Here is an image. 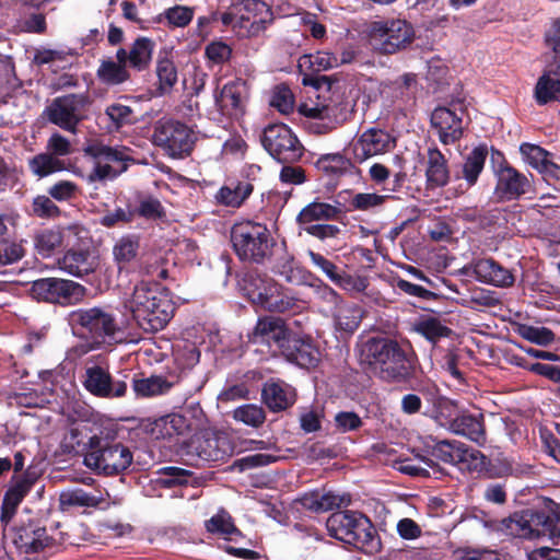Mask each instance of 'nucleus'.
I'll return each instance as SVG.
<instances>
[{"mask_svg": "<svg viewBox=\"0 0 560 560\" xmlns=\"http://www.w3.org/2000/svg\"><path fill=\"white\" fill-rule=\"evenodd\" d=\"M69 324L75 335L86 339L68 351L73 359L120 340L121 330L114 314L102 307L73 311L69 314Z\"/></svg>", "mask_w": 560, "mask_h": 560, "instance_id": "1", "label": "nucleus"}, {"mask_svg": "<svg viewBox=\"0 0 560 560\" xmlns=\"http://www.w3.org/2000/svg\"><path fill=\"white\" fill-rule=\"evenodd\" d=\"M125 307L145 331H159L171 320L174 304L168 292L158 284L141 282L126 300Z\"/></svg>", "mask_w": 560, "mask_h": 560, "instance_id": "2", "label": "nucleus"}, {"mask_svg": "<svg viewBox=\"0 0 560 560\" xmlns=\"http://www.w3.org/2000/svg\"><path fill=\"white\" fill-rule=\"evenodd\" d=\"M364 361L380 374L383 381L402 382L413 370L410 347L389 339H371L362 350Z\"/></svg>", "mask_w": 560, "mask_h": 560, "instance_id": "3", "label": "nucleus"}, {"mask_svg": "<svg viewBox=\"0 0 560 560\" xmlns=\"http://www.w3.org/2000/svg\"><path fill=\"white\" fill-rule=\"evenodd\" d=\"M329 535L346 544L375 553L381 549V540L371 521L360 512L340 511L332 513L326 522Z\"/></svg>", "mask_w": 560, "mask_h": 560, "instance_id": "4", "label": "nucleus"}, {"mask_svg": "<svg viewBox=\"0 0 560 560\" xmlns=\"http://www.w3.org/2000/svg\"><path fill=\"white\" fill-rule=\"evenodd\" d=\"M501 530L523 539L548 538L552 546H560V517L545 511L515 512L501 522Z\"/></svg>", "mask_w": 560, "mask_h": 560, "instance_id": "5", "label": "nucleus"}, {"mask_svg": "<svg viewBox=\"0 0 560 560\" xmlns=\"http://www.w3.org/2000/svg\"><path fill=\"white\" fill-rule=\"evenodd\" d=\"M272 19L271 9L260 0H244L221 15L222 23L244 38L259 35Z\"/></svg>", "mask_w": 560, "mask_h": 560, "instance_id": "6", "label": "nucleus"}, {"mask_svg": "<svg viewBox=\"0 0 560 560\" xmlns=\"http://www.w3.org/2000/svg\"><path fill=\"white\" fill-rule=\"evenodd\" d=\"M132 454L120 443H110L96 435L90 438L89 451L84 456L86 467L104 475H115L127 469Z\"/></svg>", "mask_w": 560, "mask_h": 560, "instance_id": "7", "label": "nucleus"}, {"mask_svg": "<svg viewBox=\"0 0 560 560\" xmlns=\"http://www.w3.org/2000/svg\"><path fill=\"white\" fill-rule=\"evenodd\" d=\"M231 241L242 260L259 262L270 254V235L260 223L245 221L233 225Z\"/></svg>", "mask_w": 560, "mask_h": 560, "instance_id": "8", "label": "nucleus"}, {"mask_svg": "<svg viewBox=\"0 0 560 560\" xmlns=\"http://www.w3.org/2000/svg\"><path fill=\"white\" fill-rule=\"evenodd\" d=\"M234 453V446L226 433L203 431L185 442L182 455L191 465L202 462H220Z\"/></svg>", "mask_w": 560, "mask_h": 560, "instance_id": "9", "label": "nucleus"}, {"mask_svg": "<svg viewBox=\"0 0 560 560\" xmlns=\"http://www.w3.org/2000/svg\"><path fill=\"white\" fill-rule=\"evenodd\" d=\"M371 45L382 54H395L411 44L415 32L407 21L388 19L374 21L369 25Z\"/></svg>", "mask_w": 560, "mask_h": 560, "instance_id": "10", "label": "nucleus"}, {"mask_svg": "<svg viewBox=\"0 0 560 560\" xmlns=\"http://www.w3.org/2000/svg\"><path fill=\"white\" fill-rule=\"evenodd\" d=\"M84 153L94 162L93 170L86 176L88 183L114 179L127 168L129 155L126 148H113L95 141L84 148Z\"/></svg>", "mask_w": 560, "mask_h": 560, "instance_id": "11", "label": "nucleus"}, {"mask_svg": "<svg viewBox=\"0 0 560 560\" xmlns=\"http://www.w3.org/2000/svg\"><path fill=\"white\" fill-rule=\"evenodd\" d=\"M264 149L279 163H295L304 148L294 132L284 124H270L260 136Z\"/></svg>", "mask_w": 560, "mask_h": 560, "instance_id": "12", "label": "nucleus"}, {"mask_svg": "<svg viewBox=\"0 0 560 560\" xmlns=\"http://www.w3.org/2000/svg\"><path fill=\"white\" fill-rule=\"evenodd\" d=\"M153 143L172 158L188 155L195 142L194 131L185 124L162 119L156 122L153 131Z\"/></svg>", "mask_w": 560, "mask_h": 560, "instance_id": "13", "label": "nucleus"}, {"mask_svg": "<svg viewBox=\"0 0 560 560\" xmlns=\"http://www.w3.org/2000/svg\"><path fill=\"white\" fill-rule=\"evenodd\" d=\"M90 105L84 94H68L55 98L45 109L48 120L61 129L75 133L78 125L86 117Z\"/></svg>", "mask_w": 560, "mask_h": 560, "instance_id": "14", "label": "nucleus"}, {"mask_svg": "<svg viewBox=\"0 0 560 560\" xmlns=\"http://www.w3.org/2000/svg\"><path fill=\"white\" fill-rule=\"evenodd\" d=\"M455 406L446 398H441L438 402L439 418H447L448 429L455 434L466 436L467 439L483 444L486 442V431L483 424V416L460 413L453 417Z\"/></svg>", "mask_w": 560, "mask_h": 560, "instance_id": "15", "label": "nucleus"}, {"mask_svg": "<svg viewBox=\"0 0 560 560\" xmlns=\"http://www.w3.org/2000/svg\"><path fill=\"white\" fill-rule=\"evenodd\" d=\"M314 94V97L310 96L301 103L298 110L305 117L322 121L318 132H328L346 120V114L339 104L317 91Z\"/></svg>", "mask_w": 560, "mask_h": 560, "instance_id": "16", "label": "nucleus"}, {"mask_svg": "<svg viewBox=\"0 0 560 560\" xmlns=\"http://www.w3.org/2000/svg\"><path fill=\"white\" fill-rule=\"evenodd\" d=\"M83 287L77 282L59 278H43L35 280L31 287L34 299L49 303H69L79 296Z\"/></svg>", "mask_w": 560, "mask_h": 560, "instance_id": "17", "label": "nucleus"}, {"mask_svg": "<svg viewBox=\"0 0 560 560\" xmlns=\"http://www.w3.org/2000/svg\"><path fill=\"white\" fill-rule=\"evenodd\" d=\"M395 147L394 138L385 130L371 128L362 132L352 143L351 151L357 162L384 154Z\"/></svg>", "mask_w": 560, "mask_h": 560, "instance_id": "18", "label": "nucleus"}, {"mask_svg": "<svg viewBox=\"0 0 560 560\" xmlns=\"http://www.w3.org/2000/svg\"><path fill=\"white\" fill-rule=\"evenodd\" d=\"M36 479V476L30 471L11 478L1 506L0 518L4 525L12 520L18 506L34 487Z\"/></svg>", "mask_w": 560, "mask_h": 560, "instance_id": "19", "label": "nucleus"}, {"mask_svg": "<svg viewBox=\"0 0 560 560\" xmlns=\"http://www.w3.org/2000/svg\"><path fill=\"white\" fill-rule=\"evenodd\" d=\"M59 268L78 278L94 272L98 267V258L89 247L69 248L58 260Z\"/></svg>", "mask_w": 560, "mask_h": 560, "instance_id": "20", "label": "nucleus"}, {"mask_svg": "<svg viewBox=\"0 0 560 560\" xmlns=\"http://www.w3.org/2000/svg\"><path fill=\"white\" fill-rule=\"evenodd\" d=\"M463 110L457 114L448 107H438L431 115V124L438 130L439 138L444 144L454 143L463 136Z\"/></svg>", "mask_w": 560, "mask_h": 560, "instance_id": "21", "label": "nucleus"}, {"mask_svg": "<svg viewBox=\"0 0 560 560\" xmlns=\"http://www.w3.org/2000/svg\"><path fill=\"white\" fill-rule=\"evenodd\" d=\"M282 348L287 359L303 369L316 368L322 360L319 348L310 337L289 339Z\"/></svg>", "mask_w": 560, "mask_h": 560, "instance_id": "22", "label": "nucleus"}, {"mask_svg": "<svg viewBox=\"0 0 560 560\" xmlns=\"http://www.w3.org/2000/svg\"><path fill=\"white\" fill-rule=\"evenodd\" d=\"M497 177L495 192L503 199H515L530 188L528 178L509 165L501 166Z\"/></svg>", "mask_w": 560, "mask_h": 560, "instance_id": "23", "label": "nucleus"}, {"mask_svg": "<svg viewBox=\"0 0 560 560\" xmlns=\"http://www.w3.org/2000/svg\"><path fill=\"white\" fill-rule=\"evenodd\" d=\"M287 330L281 319L275 317L260 318L249 336L250 343L270 348L272 343L284 347Z\"/></svg>", "mask_w": 560, "mask_h": 560, "instance_id": "24", "label": "nucleus"}, {"mask_svg": "<svg viewBox=\"0 0 560 560\" xmlns=\"http://www.w3.org/2000/svg\"><path fill=\"white\" fill-rule=\"evenodd\" d=\"M153 49L154 43L151 39L147 37H139L128 49H118L116 52V59L120 62H125L132 69L143 71L149 68L151 63Z\"/></svg>", "mask_w": 560, "mask_h": 560, "instance_id": "25", "label": "nucleus"}, {"mask_svg": "<svg viewBox=\"0 0 560 560\" xmlns=\"http://www.w3.org/2000/svg\"><path fill=\"white\" fill-rule=\"evenodd\" d=\"M245 83L234 80L223 85L221 91L214 95L215 105L219 110L229 117H237L243 112Z\"/></svg>", "mask_w": 560, "mask_h": 560, "instance_id": "26", "label": "nucleus"}, {"mask_svg": "<svg viewBox=\"0 0 560 560\" xmlns=\"http://www.w3.org/2000/svg\"><path fill=\"white\" fill-rule=\"evenodd\" d=\"M477 280L495 287H511L514 277L509 269L503 268L493 259H478L470 265Z\"/></svg>", "mask_w": 560, "mask_h": 560, "instance_id": "27", "label": "nucleus"}, {"mask_svg": "<svg viewBox=\"0 0 560 560\" xmlns=\"http://www.w3.org/2000/svg\"><path fill=\"white\" fill-rule=\"evenodd\" d=\"M189 429V421L179 413L161 417L147 427L148 433L155 440H171L185 434Z\"/></svg>", "mask_w": 560, "mask_h": 560, "instance_id": "28", "label": "nucleus"}, {"mask_svg": "<svg viewBox=\"0 0 560 560\" xmlns=\"http://www.w3.org/2000/svg\"><path fill=\"white\" fill-rule=\"evenodd\" d=\"M300 72L303 74L302 84L313 85L312 73L327 71L337 68L336 55L329 51H317L303 55L298 61Z\"/></svg>", "mask_w": 560, "mask_h": 560, "instance_id": "29", "label": "nucleus"}, {"mask_svg": "<svg viewBox=\"0 0 560 560\" xmlns=\"http://www.w3.org/2000/svg\"><path fill=\"white\" fill-rule=\"evenodd\" d=\"M278 285L267 276L249 275L245 280L244 291L252 303L267 310V301L272 299L273 293H277Z\"/></svg>", "mask_w": 560, "mask_h": 560, "instance_id": "30", "label": "nucleus"}, {"mask_svg": "<svg viewBox=\"0 0 560 560\" xmlns=\"http://www.w3.org/2000/svg\"><path fill=\"white\" fill-rule=\"evenodd\" d=\"M425 177L428 186L431 188L442 187L448 182L450 172L446 159L436 148L428 150Z\"/></svg>", "mask_w": 560, "mask_h": 560, "instance_id": "31", "label": "nucleus"}, {"mask_svg": "<svg viewBox=\"0 0 560 560\" xmlns=\"http://www.w3.org/2000/svg\"><path fill=\"white\" fill-rule=\"evenodd\" d=\"M340 212V208L337 205L313 201L300 211L296 220L300 225H307L314 221L336 219Z\"/></svg>", "mask_w": 560, "mask_h": 560, "instance_id": "32", "label": "nucleus"}, {"mask_svg": "<svg viewBox=\"0 0 560 560\" xmlns=\"http://www.w3.org/2000/svg\"><path fill=\"white\" fill-rule=\"evenodd\" d=\"M139 248L140 240L136 235H124L115 242L113 257L119 270L126 268L137 258Z\"/></svg>", "mask_w": 560, "mask_h": 560, "instance_id": "33", "label": "nucleus"}, {"mask_svg": "<svg viewBox=\"0 0 560 560\" xmlns=\"http://www.w3.org/2000/svg\"><path fill=\"white\" fill-rule=\"evenodd\" d=\"M83 385H112L109 366L105 357L97 355L85 362Z\"/></svg>", "mask_w": 560, "mask_h": 560, "instance_id": "34", "label": "nucleus"}, {"mask_svg": "<svg viewBox=\"0 0 560 560\" xmlns=\"http://www.w3.org/2000/svg\"><path fill=\"white\" fill-rule=\"evenodd\" d=\"M487 155V147L479 145L472 149L471 152L465 158L462 173L467 187H471L477 183L478 177L483 170Z\"/></svg>", "mask_w": 560, "mask_h": 560, "instance_id": "35", "label": "nucleus"}, {"mask_svg": "<svg viewBox=\"0 0 560 560\" xmlns=\"http://www.w3.org/2000/svg\"><path fill=\"white\" fill-rule=\"evenodd\" d=\"M293 387H262L261 398L271 411H281L295 401Z\"/></svg>", "mask_w": 560, "mask_h": 560, "instance_id": "36", "label": "nucleus"}, {"mask_svg": "<svg viewBox=\"0 0 560 560\" xmlns=\"http://www.w3.org/2000/svg\"><path fill=\"white\" fill-rule=\"evenodd\" d=\"M253 186L247 182L230 183L224 185L217 194V200L228 207H240L252 194Z\"/></svg>", "mask_w": 560, "mask_h": 560, "instance_id": "37", "label": "nucleus"}, {"mask_svg": "<svg viewBox=\"0 0 560 560\" xmlns=\"http://www.w3.org/2000/svg\"><path fill=\"white\" fill-rule=\"evenodd\" d=\"M28 167L33 175L38 178L66 170L65 163L47 151L31 158L28 160Z\"/></svg>", "mask_w": 560, "mask_h": 560, "instance_id": "38", "label": "nucleus"}, {"mask_svg": "<svg viewBox=\"0 0 560 560\" xmlns=\"http://www.w3.org/2000/svg\"><path fill=\"white\" fill-rule=\"evenodd\" d=\"M97 78L107 85H118L129 80L130 74L125 62L104 60L97 69Z\"/></svg>", "mask_w": 560, "mask_h": 560, "instance_id": "39", "label": "nucleus"}, {"mask_svg": "<svg viewBox=\"0 0 560 560\" xmlns=\"http://www.w3.org/2000/svg\"><path fill=\"white\" fill-rule=\"evenodd\" d=\"M362 311L355 304H340L335 313L336 328L346 332H353L360 325Z\"/></svg>", "mask_w": 560, "mask_h": 560, "instance_id": "40", "label": "nucleus"}, {"mask_svg": "<svg viewBox=\"0 0 560 560\" xmlns=\"http://www.w3.org/2000/svg\"><path fill=\"white\" fill-rule=\"evenodd\" d=\"M316 167L327 175L341 176L350 173L353 168V164L340 153H329L322 155L317 160Z\"/></svg>", "mask_w": 560, "mask_h": 560, "instance_id": "41", "label": "nucleus"}, {"mask_svg": "<svg viewBox=\"0 0 560 560\" xmlns=\"http://www.w3.org/2000/svg\"><path fill=\"white\" fill-rule=\"evenodd\" d=\"M34 244L37 253L43 257H49L62 245L60 226L46 229L35 235Z\"/></svg>", "mask_w": 560, "mask_h": 560, "instance_id": "42", "label": "nucleus"}, {"mask_svg": "<svg viewBox=\"0 0 560 560\" xmlns=\"http://www.w3.org/2000/svg\"><path fill=\"white\" fill-rule=\"evenodd\" d=\"M174 362L183 372L199 362L200 352L190 341H178L173 347Z\"/></svg>", "mask_w": 560, "mask_h": 560, "instance_id": "43", "label": "nucleus"}, {"mask_svg": "<svg viewBox=\"0 0 560 560\" xmlns=\"http://www.w3.org/2000/svg\"><path fill=\"white\" fill-rule=\"evenodd\" d=\"M460 442L447 440L439 441L432 446H427L428 451L433 457L445 464L455 466H458V463H460Z\"/></svg>", "mask_w": 560, "mask_h": 560, "instance_id": "44", "label": "nucleus"}, {"mask_svg": "<svg viewBox=\"0 0 560 560\" xmlns=\"http://www.w3.org/2000/svg\"><path fill=\"white\" fill-rule=\"evenodd\" d=\"M535 96L540 105L553 101L560 102V80L550 74H544L536 84Z\"/></svg>", "mask_w": 560, "mask_h": 560, "instance_id": "45", "label": "nucleus"}, {"mask_svg": "<svg viewBox=\"0 0 560 560\" xmlns=\"http://www.w3.org/2000/svg\"><path fill=\"white\" fill-rule=\"evenodd\" d=\"M104 501V498L98 492L96 494H90L83 489H72L63 491L60 494V503L65 506H88L96 508Z\"/></svg>", "mask_w": 560, "mask_h": 560, "instance_id": "46", "label": "nucleus"}, {"mask_svg": "<svg viewBox=\"0 0 560 560\" xmlns=\"http://www.w3.org/2000/svg\"><path fill=\"white\" fill-rule=\"evenodd\" d=\"M105 115L110 121L109 128L115 130L135 121L133 109L118 102L109 104L105 109Z\"/></svg>", "mask_w": 560, "mask_h": 560, "instance_id": "47", "label": "nucleus"}, {"mask_svg": "<svg viewBox=\"0 0 560 560\" xmlns=\"http://www.w3.org/2000/svg\"><path fill=\"white\" fill-rule=\"evenodd\" d=\"M62 245L70 248L88 247L90 243L89 231L79 223L60 226Z\"/></svg>", "mask_w": 560, "mask_h": 560, "instance_id": "48", "label": "nucleus"}, {"mask_svg": "<svg viewBox=\"0 0 560 560\" xmlns=\"http://www.w3.org/2000/svg\"><path fill=\"white\" fill-rule=\"evenodd\" d=\"M233 418L236 421L243 422L253 428H259L266 420V413L261 407L257 405L247 404L237 407L233 411Z\"/></svg>", "mask_w": 560, "mask_h": 560, "instance_id": "49", "label": "nucleus"}, {"mask_svg": "<svg viewBox=\"0 0 560 560\" xmlns=\"http://www.w3.org/2000/svg\"><path fill=\"white\" fill-rule=\"evenodd\" d=\"M272 299L267 301V310L269 312H296L300 308L299 300L292 296L288 290H283L278 285L277 293L272 294Z\"/></svg>", "mask_w": 560, "mask_h": 560, "instance_id": "50", "label": "nucleus"}, {"mask_svg": "<svg viewBox=\"0 0 560 560\" xmlns=\"http://www.w3.org/2000/svg\"><path fill=\"white\" fill-rule=\"evenodd\" d=\"M520 151L523 158L539 172H547L549 170V153L542 148L535 144L523 143L520 147Z\"/></svg>", "mask_w": 560, "mask_h": 560, "instance_id": "51", "label": "nucleus"}, {"mask_svg": "<svg viewBox=\"0 0 560 560\" xmlns=\"http://www.w3.org/2000/svg\"><path fill=\"white\" fill-rule=\"evenodd\" d=\"M387 195L376 192H358L350 199V208L357 211H372L384 205Z\"/></svg>", "mask_w": 560, "mask_h": 560, "instance_id": "52", "label": "nucleus"}, {"mask_svg": "<svg viewBox=\"0 0 560 560\" xmlns=\"http://www.w3.org/2000/svg\"><path fill=\"white\" fill-rule=\"evenodd\" d=\"M415 329L431 342H436L441 338L448 337L452 332L450 328L442 325L436 318L421 320L416 325Z\"/></svg>", "mask_w": 560, "mask_h": 560, "instance_id": "53", "label": "nucleus"}, {"mask_svg": "<svg viewBox=\"0 0 560 560\" xmlns=\"http://www.w3.org/2000/svg\"><path fill=\"white\" fill-rule=\"evenodd\" d=\"M194 14L195 10L191 7L174 5L166 9L162 15L170 26L185 27L191 22Z\"/></svg>", "mask_w": 560, "mask_h": 560, "instance_id": "54", "label": "nucleus"}, {"mask_svg": "<svg viewBox=\"0 0 560 560\" xmlns=\"http://www.w3.org/2000/svg\"><path fill=\"white\" fill-rule=\"evenodd\" d=\"M207 529L211 533L222 535L226 539H231L233 534L240 535L237 528L232 523L231 516L225 512H220L207 522Z\"/></svg>", "mask_w": 560, "mask_h": 560, "instance_id": "55", "label": "nucleus"}, {"mask_svg": "<svg viewBox=\"0 0 560 560\" xmlns=\"http://www.w3.org/2000/svg\"><path fill=\"white\" fill-rule=\"evenodd\" d=\"M270 105L279 113L288 115L293 112L294 96L292 91L285 85H278L275 88Z\"/></svg>", "mask_w": 560, "mask_h": 560, "instance_id": "56", "label": "nucleus"}, {"mask_svg": "<svg viewBox=\"0 0 560 560\" xmlns=\"http://www.w3.org/2000/svg\"><path fill=\"white\" fill-rule=\"evenodd\" d=\"M460 453V463H458L460 469L479 471L486 467V456L478 450L469 448L462 443Z\"/></svg>", "mask_w": 560, "mask_h": 560, "instance_id": "57", "label": "nucleus"}, {"mask_svg": "<svg viewBox=\"0 0 560 560\" xmlns=\"http://www.w3.org/2000/svg\"><path fill=\"white\" fill-rule=\"evenodd\" d=\"M79 194L80 187L71 180H58L48 189V195L59 202L70 201L77 198Z\"/></svg>", "mask_w": 560, "mask_h": 560, "instance_id": "58", "label": "nucleus"}, {"mask_svg": "<svg viewBox=\"0 0 560 560\" xmlns=\"http://www.w3.org/2000/svg\"><path fill=\"white\" fill-rule=\"evenodd\" d=\"M160 90L166 92L173 88L177 81V71L173 61L168 59L159 60L156 66Z\"/></svg>", "mask_w": 560, "mask_h": 560, "instance_id": "59", "label": "nucleus"}, {"mask_svg": "<svg viewBox=\"0 0 560 560\" xmlns=\"http://www.w3.org/2000/svg\"><path fill=\"white\" fill-rule=\"evenodd\" d=\"M25 255L21 243L2 241L0 242V267L18 262Z\"/></svg>", "mask_w": 560, "mask_h": 560, "instance_id": "60", "label": "nucleus"}, {"mask_svg": "<svg viewBox=\"0 0 560 560\" xmlns=\"http://www.w3.org/2000/svg\"><path fill=\"white\" fill-rule=\"evenodd\" d=\"M205 55L213 65H223L232 56V48L221 40H213L206 46Z\"/></svg>", "mask_w": 560, "mask_h": 560, "instance_id": "61", "label": "nucleus"}, {"mask_svg": "<svg viewBox=\"0 0 560 560\" xmlns=\"http://www.w3.org/2000/svg\"><path fill=\"white\" fill-rule=\"evenodd\" d=\"M521 335L526 340L539 346H548L555 340V334L546 327L522 326Z\"/></svg>", "mask_w": 560, "mask_h": 560, "instance_id": "62", "label": "nucleus"}, {"mask_svg": "<svg viewBox=\"0 0 560 560\" xmlns=\"http://www.w3.org/2000/svg\"><path fill=\"white\" fill-rule=\"evenodd\" d=\"M141 270L153 280H164L168 271L164 266V259L158 255H149L142 262Z\"/></svg>", "mask_w": 560, "mask_h": 560, "instance_id": "63", "label": "nucleus"}, {"mask_svg": "<svg viewBox=\"0 0 560 560\" xmlns=\"http://www.w3.org/2000/svg\"><path fill=\"white\" fill-rule=\"evenodd\" d=\"M332 282L340 289L352 293L363 292L368 287L365 278L352 276L345 271H339Z\"/></svg>", "mask_w": 560, "mask_h": 560, "instance_id": "64", "label": "nucleus"}]
</instances>
